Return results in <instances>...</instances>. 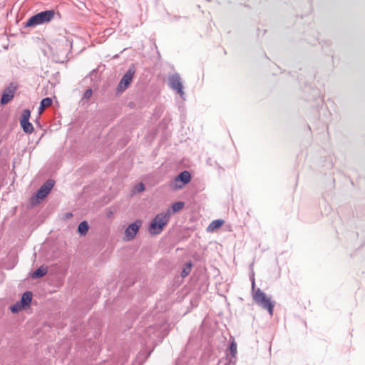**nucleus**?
Wrapping results in <instances>:
<instances>
[{
    "instance_id": "f257e3e1",
    "label": "nucleus",
    "mask_w": 365,
    "mask_h": 365,
    "mask_svg": "<svg viewBox=\"0 0 365 365\" xmlns=\"http://www.w3.org/2000/svg\"><path fill=\"white\" fill-rule=\"evenodd\" d=\"M170 215L171 211L170 209L156 215L149 225L148 231L150 234L156 235L161 233L164 227L168 224Z\"/></svg>"
},
{
    "instance_id": "f03ea898",
    "label": "nucleus",
    "mask_w": 365,
    "mask_h": 365,
    "mask_svg": "<svg viewBox=\"0 0 365 365\" xmlns=\"http://www.w3.org/2000/svg\"><path fill=\"white\" fill-rule=\"evenodd\" d=\"M55 11L45 10L31 16L25 23L24 27H35L51 21L54 18Z\"/></svg>"
},
{
    "instance_id": "7ed1b4c3",
    "label": "nucleus",
    "mask_w": 365,
    "mask_h": 365,
    "mask_svg": "<svg viewBox=\"0 0 365 365\" xmlns=\"http://www.w3.org/2000/svg\"><path fill=\"white\" fill-rule=\"evenodd\" d=\"M254 301L264 309H267L272 316L274 312V302L271 301L264 292L258 288L253 294Z\"/></svg>"
},
{
    "instance_id": "20e7f679",
    "label": "nucleus",
    "mask_w": 365,
    "mask_h": 365,
    "mask_svg": "<svg viewBox=\"0 0 365 365\" xmlns=\"http://www.w3.org/2000/svg\"><path fill=\"white\" fill-rule=\"evenodd\" d=\"M191 174L189 171H182L171 181L170 187L174 190L182 189L185 185L191 181Z\"/></svg>"
},
{
    "instance_id": "39448f33",
    "label": "nucleus",
    "mask_w": 365,
    "mask_h": 365,
    "mask_svg": "<svg viewBox=\"0 0 365 365\" xmlns=\"http://www.w3.org/2000/svg\"><path fill=\"white\" fill-rule=\"evenodd\" d=\"M169 87L177 92L180 97L185 99V92L181 77L178 73H174L168 77Z\"/></svg>"
},
{
    "instance_id": "423d86ee",
    "label": "nucleus",
    "mask_w": 365,
    "mask_h": 365,
    "mask_svg": "<svg viewBox=\"0 0 365 365\" xmlns=\"http://www.w3.org/2000/svg\"><path fill=\"white\" fill-rule=\"evenodd\" d=\"M135 72V69L133 66H130L127 70L126 73L123 76L122 78L120 79V81L117 86V91L118 93H123L124 91H125L128 88V87L132 82Z\"/></svg>"
},
{
    "instance_id": "0eeeda50",
    "label": "nucleus",
    "mask_w": 365,
    "mask_h": 365,
    "mask_svg": "<svg viewBox=\"0 0 365 365\" xmlns=\"http://www.w3.org/2000/svg\"><path fill=\"white\" fill-rule=\"evenodd\" d=\"M55 185V182L52 179L47 180L37 190L35 197L37 199L38 202L43 200L51 192Z\"/></svg>"
},
{
    "instance_id": "6e6552de",
    "label": "nucleus",
    "mask_w": 365,
    "mask_h": 365,
    "mask_svg": "<svg viewBox=\"0 0 365 365\" xmlns=\"http://www.w3.org/2000/svg\"><path fill=\"white\" fill-rule=\"evenodd\" d=\"M17 90V85L15 83H10V84L6 87L2 93L0 103L1 105H6L9 103L14 97L15 92Z\"/></svg>"
},
{
    "instance_id": "1a4fd4ad",
    "label": "nucleus",
    "mask_w": 365,
    "mask_h": 365,
    "mask_svg": "<svg viewBox=\"0 0 365 365\" xmlns=\"http://www.w3.org/2000/svg\"><path fill=\"white\" fill-rule=\"evenodd\" d=\"M31 116V111L29 109H24L22 111L21 118L20 119V124L24 133L31 134L34 131V126L29 122Z\"/></svg>"
},
{
    "instance_id": "9d476101",
    "label": "nucleus",
    "mask_w": 365,
    "mask_h": 365,
    "mask_svg": "<svg viewBox=\"0 0 365 365\" xmlns=\"http://www.w3.org/2000/svg\"><path fill=\"white\" fill-rule=\"evenodd\" d=\"M142 222L136 220L128 226L125 230V235L128 240H133L138 233Z\"/></svg>"
},
{
    "instance_id": "9b49d317",
    "label": "nucleus",
    "mask_w": 365,
    "mask_h": 365,
    "mask_svg": "<svg viewBox=\"0 0 365 365\" xmlns=\"http://www.w3.org/2000/svg\"><path fill=\"white\" fill-rule=\"evenodd\" d=\"M32 296H33V294L31 291L25 292L21 295L20 301H19V304H21V307H24V309H26L27 307H29L32 301Z\"/></svg>"
},
{
    "instance_id": "f8f14e48",
    "label": "nucleus",
    "mask_w": 365,
    "mask_h": 365,
    "mask_svg": "<svg viewBox=\"0 0 365 365\" xmlns=\"http://www.w3.org/2000/svg\"><path fill=\"white\" fill-rule=\"evenodd\" d=\"M47 272H48L47 266L42 264L31 274V277L32 279L41 278L46 274Z\"/></svg>"
},
{
    "instance_id": "ddd939ff",
    "label": "nucleus",
    "mask_w": 365,
    "mask_h": 365,
    "mask_svg": "<svg viewBox=\"0 0 365 365\" xmlns=\"http://www.w3.org/2000/svg\"><path fill=\"white\" fill-rule=\"evenodd\" d=\"M89 230V225L87 221L83 220L78 226V232L80 235L85 236Z\"/></svg>"
},
{
    "instance_id": "4468645a",
    "label": "nucleus",
    "mask_w": 365,
    "mask_h": 365,
    "mask_svg": "<svg viewBox=\"0 0 365 365\" xmlns=\"http://www.w3.org/2000/svg\"><path fill=\"white\" fill-rule=\"evenodd\" d=\"M224 223V220H215L211 222V223L207 227L208 231H213L219 227H220Z\"/></svg>"
},
{
    "instance_id": "2eb2a0df",
    "label": "nucleus",
    "mask_w": 365,
    "mask_h": 365,
    "mask_svg": "<svg viewBox=\"0 0 365 365\" xmlns=\"http://www.w3.org/2000/svg\"><path fill=\"white\" fill-rule=\"evenodd\" d=\"M52 99L50 97L44 98L41 100L39 106V112H42L46 108L50 106L52 104Z\"/></svg>"
},
{
    "instance_id": "dca6fc26",
    "label": "nucleus",
    "mask_w": 365,
    "mask_h": 365,
    "mask_svg": "<svg viewBox=\"0 0 365 365\" xmlns=\"http://www.w3.org/2000/svg\"><path fill=\"white\" fill-rule=\"evenodd\" d=\"M185 206V202L182 201H178L172 205L173 212L175 213L182 210Z\"/></svg>"
},
{
    "instance_id": "f3484780",
    "label": "nucleus",
    "mask_w": 365,
    "mask_h": 365,
    "mask_svg": "<svg viewBox=\"0 0 365 365\" xmlns=\"http://www.w3.org/2000/svg\"><path fill=\"white\" fill-rule=\"evenodd\" d=\"M11 312L14 314L18 313L22 309H25L24 307H21V304H19V302L18 301L15 304H12L9 307Z\"/></svg>"
},
{
    "instance_id": "a211bd4d",
    "label": "nucleus",
    "mask_w": 365,
    "mask_h": 365,
    "mask_svg": "<svg viewBox=\"0 0 365 365\" xmlns=\"http://www.w3.org/2000/svg\"><path fill=\"white\" fill-rule=\"evenodd\" d=\"M192 263L190 262L185 264V267L181 272V276L182 277H187L191 272Z\"/></svg>"
},
{
    "instance_id": "6ab92c4d",
    "label": "nucleus",
    "mask_w": 365,
    "mask_h": 365,
    "mask_svg": "<svg viewBox=\"0 0 365 365\" xmlns=\"http://www.w3.org/2000/svg\"><path fill=\"white\" fill-rule=\"evenodd\" d=\"M145 189V185L143 182H139L133 187V192H141L144 191Z\"/></svg>"
},
{
    "instance_id": "aec40b11",
    "label": "nucleus",
    "mask_w": 365,
    "mask_h": 365,
    "mask_svg": "<svg viewBox=\"0 0 365 365\" xmlns=\"http://www.w3.org/2000/svg\"><path fill=\"white\" fill-rule=\"evenodd\" d=\"M230 350L232 356L235 357L237 354V344L235 341H232L230 344Z\"/></svg>"
},
{
    "instance_id": "412c9836",
    "label": "nucleus",
    "mask_w": 365,
    "mask_h": 365,
    "mask_svg": "<svg viewBox=\"0 0 365 365\" xmlns=\"http://www.w3.org/2000/svg\"><path fill=\"white\" fill-rule=\"evenodd\" d=\"M92 93H93V91H92V89L91 88H88L87 90H86V91L84 92L83 95V98H82V101L83 100H88L91 98V96H92Z\"/></svg>"
},
{
    "instance_id": "4be33fe9",
    "label": "nucleus",
    "mask_w": 365,
    "mask_h": 365,
    "mask_svg": "<svg viewBox=\"0 0 365 365\" xmlns=\"http://www.w3.org/2000/svg\"><path fill=\"white\" fill-rule=\"evenodd\" d=\"M155 329V327H152V326H151V327H149L146 329V331H145V334H146L147 336H149V337H150V338H152L150 334H151V333H153V331Z\"/></svg>"
},
{
    "instance_id": "5701e85b",
    "label": "nucleus",
    "mask_w": 365,
    "mask_h": 365,
    "mask_svg": "<svg viewBox=\"0 0 365 365\" xmlns=\"http://www.w3.org/2000/svg\"><path fill=\"white\" fill-rule=\"evenodd\" d=\"M255 287V279L253 278L252 280V289H254Z\"/></svg>"
},
{
    "instance_id": "b1692460",
    "label": "nucleus",
    "mask_w": 365,
    "mask_h": 365,
    "mask_svg": "<svg viewBox=\"0 0 365 365\" xmlns=\"http://www.w3.org/2000/svg\"><path fill=\"white\" fill-rule=\"evenodd\" d=\"M72 216H73V215H72V213H71V212H67V213H66V217L67 218H68V217H71Z\"/></svg>"
},
{
    "instance_id": "393cba45",
    "label": "nucleus",
    "mask_w": 365,
    "mask_h": 365,
    "mask_svg": "<svg viewBox=\"0 0 365 365\" xmlns=\"http://www.w3.org/2000/svg\"><path fill=\"white\" fill-rule=\"evenodd\" d=\"M207 163L209 164L210 165H212V160L210 158H209L207 160Z\"/></svg>"
},
{
    "instance_id": "a878e982",
    "label": "nucleus",
    "mask_w": 365,
    "mask_h": 365,
    "mask_svg": "<svg viewBox=\"0 0 365 365\" xmlns=\"http://www.w3.org/2000/svg\"><path fill=\"white\" fill-rule=\"evenodd\" d=\"M179 18H180V17H178V16H175L173 17V20H178V19H179Z\"/></svg>"
},
{
    "instance_id": "bb28decb",
    "label": "nucleus",
    "mask_w": 365,
    "mask_h": 365,
    "mask_svg": "<svg viewBox=\"0 0 365 365\" xmlns=\"http://www.w3.org/2000/svg\"><path fill=\"white\" fill-rule=\"evenodd\" d=\"M226 365H235V363H232L231 361H230L228 364H227Z\"/></svg>"
}]
</instances>
